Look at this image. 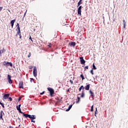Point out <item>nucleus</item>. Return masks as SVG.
Returning a JSON list of instances; mask_svg holds the SVG:
<instances>
[{
  "label": "nucleus",
  "instance_id": "nucleus-49",
  "mask_svg": "<svg viewBox=\"0 0 128 128\" xmlns=\"http://www.w3.org/2000/svg\"><path fill=\"white\" fill-rule=\"evenodd\" d=\"M48 90V88H47Z\"/></svg>",
  "mask_w": 128,
  "mask_h": 128
},
{
  "label": "nucleus",
  "instance_id": "nucleus-11",
  "mask_svg": "<svg viewBox=\"0 0 128 128\" xmlns=\"http://www.w3.org/2000/svg\"><path fill=\"white\" fill-rule=\"evenodd\" d=\"M16 22V20H12L10 22V24L12 28H14V22Z\"/></svg>",
  "mask_w": 128,
  "mask_h": 128
},
{
  "label": "nucleus",
  "instance_id": "nucleus-24",
  "mask_svg": "<svg viewBox=\"0 0 128 128\" xmlns=\"http://www.w3.org/2000/svg\"><path fill=\"white\" fill-rule=\"evenodd\" d=\"M8 80H11V76L10 74L8 75Z\"/></svg>",
  "mask_w": 128,
  "mask_h": 128
},
{
  "label": "nucleus",
  "instance_id": "nucleus-15",
  "mask_svg": "<svg viewBox=\"0 0 128 128\" xmlns=\"http://www.w3.org/2000/svg\"><path fill=\"white\" fill-rule=\"evenodd\" d=\"M72 105H70L68 106V108L66 110V112H68L70 108H72Z\"/></svg>",
  "mask_w": 128,
  "mask_h": 128
},
{
  "label": "nucleus",
  "instance_id": "nucleus-42",
  "mask_svg": "<svg viewBox=\"0 0 128 128\" xmlns=\"http://www.w3.org/2000/svg\"><path fill=\"white\" fill-rule=\"evenodd\" d=\"M30 40L32 42V37L30 36Z\"/></svg>",
  "mask_w": 128,
  "mask_h": 128
},
{
  "label": "nucleus",
  "instance_id": "nucleus-3",
  "mask_svg": "<svg viewBox=\"0 0 128 128\" xmlns=\"http://www.w3.org/2000/svg\"><path fill=\"white\" fill-rule=\"evenodd\" d=\"M20 106H22V104H19L18 106H16V110H18V112H20V114H25L24 112H22V110L20 109Z\"/></svg>",
  "mask_w": 128,
  "mask_h": 128
},
{
  "label": "nucleus",
  "instance_id": "nucleus-48",
  "mask_svg": "<svg viewBox=\"0 0 128 128\" xmlns=\"http://www.w3.org/2000/svg\"><path fill=\"white\" fill-rule=\"evenodd\" d=\"M0 116H2V113H0Z\"/></svg>",
  "mask_w": 128,
  "mask_h": 128
},
{
  "label": "nucleus",
  "instance_id": "nucleus-40",
  "mask_svg": "<svg viewBox=\"0 0 128 128\" xmlns=\"http://www.w3.org/2000/svg\"><path fill=\"white\" fill-rule=\"evenodd\" d=\"M32 122H36V121L34 120H31Z\"/></svg>",
  "mask_w": 128,
  "mask_h": 128
},
{
  "label": "nucleus",
  "instance_id": "nucleus-47",
  "mask_svg": "<svg viewBox=\"0 0 128 128\" xmlns=\"http://www.w3.org/2000/svg\"><path fill=\"white\" fill-rule=\"evenodd\" d=\"M1 54H2V52H0V56H2Z\"/></svg>",
  "mask_w": 128,
  "mask_h": 128
},
{
  "label": "nucleus",
  "instance_id": "nucleus-18",
  "mask_svg": "<svg viewBox=\"0 0 128 128\" xmlns=\"http://www.w3.org/2000/svg\"><path fill=\"white\" fill-rule=\"evenodd\" d=\"M77 98L78 100L76 102V104H78L80 102V98L78 96Z\"/></svg>",
  "mask_w": 128,
  "mask_h": 128
},
{
  "label": "nucleus",
  "instance_id": "nucleus-54",
  "mask_svg": "<svg viewBox=\"0 0 128 128\" xmlns=\"http://www.w3.org/2000/svg\"><path fill=\"white\" fill-rule=\"evenodd\" d=\"M80 94H78V96H80Z\"/></svg>",
  "mask_w": 128,
  "mask_h": 128
},
{
  "label": "nucleus",
  "instance_id": "nucleus-19",
  "mask_svg": "<svg viewBox=\"0 0 128 128\" xmlns=\"http://www.w3.org/2000/svg\"><path fill=\"white\" fill-rule=\"evenodd\" d=\"M0 52H2V54H4V52H6V50H4V48H3L2 50H0Z\"/></svg>",
  "mask_w": 128,
  "mask_h": 128
},
{
  "label": "nucleus",
  "instance_id": "nucleus-25",
  "mask_svg": "<svg viewBox=\"0 0 128 128\" xmlns=\"http://www.w3.org/2000/svg\"><path fill=\"white\" fill-rule=\"evenodd\" d=\"M93 70H96V66H94V64H93Z\"/></svg>",
  "mask_w": 128,
  "mask_h": 128
},
{
  "label": "nucleus",
  "instance_id": "nucleus-8",
  "mask_svg": "<svg viewBox=\"0 0 128 128\" xmlns=\"http://www.w3.org/2000/svg\"><path fill=\"white\" fill-rule=\"evenodd\" d=\"M19 88H24V82L22 81L20 82Z\"/></svg>",
  "mask_w": 128,
  "mask_h": 128
},
{
  "label": "nucleus",
  "instance_id": "nucleus-27",
  "mask_svg": "<svg viewBox=\"0 0 128 128\" xmlns=\"http://www.w3.org/2000/svg\"><path fill=\"white\" fill-rule=\"evenodd\" d=\"M91 112H94V106H91V110H90Z\"/></svg>",
  "mask_w": 128,
  "mask_h": 128
},
{
  "label": "nucleus",
  "instance_id": "nucleus-37",
  "mask_svg": "<svg viewBox=\"0 0 128 128\" xmlns=\"http://www.w3.org/2000/svg\"><path fill=\"white\" fill-rule=\"evenodd\" d=\"M48 47L49 48H52V43L49 44Z\"/></svg>",
  "mask_w": 128,
  "mask_h": 128
},
{
  "label": "nucleus",
  "instance_id": "nucleus-7",
  "mask_svg": "<svg viewBox=\"0 0 128 128\" xmlns=\"http://www.w3.org/2000/svg\"><path fill=\"white\" fill-rule=\"evenodd\" d=\"M80 58L81 64H86V61L84 60V58L82 57H80Z\"/></svg>",
  "mask_w": 128,
  "mask_h": 128
},
{
  "label": "nucleus",
  "instance_id": "nucleus-41",
  "mask_svg": "<svg viewBox=\"0 0 128 128\" xmlns=\"http://www.w3.org/2000/svg\"><path fill=\"white\" fill-rule=\"evenodd\" d=\"M26 12H25V13L24 14V16H26Z\"/></svg>",
  "mask_w": 128,
  "mask_h": 128
},
{
  "label": "nucleus",
  "instance_id": "nucleus-5",
  "mask_svg": "<svg viewBox=\"0 0 128 128\" xmlns=\"http://www.w3.org/2000/svg\"><path fill=\"white\" fill-rule=\"evenodd\" d=\"M10 98V94H5L3 96V100H8Z\"/></svg>",
  "mask_w": 128,
  "mask_h": 128
},
{
  "label": "nucleus",
  "instance_id": "nucleus-33",
  "mask_svg": "<svg viewBox=\"0 0 128 128\" xmlns=\"http://www.w3.org/2000/svg\"><path fill=\"white\" fill-rule=\"evenodd\" d=\"M34 78H30V82H34Z\"/></svg>",
  "mask_w": 128,
  "mask_h": 128
},
{
  "label": "nucleus",
  "instance_id": "nucleus-32",
  "mask_svg": "<svg viewBox=\"0 0 128 128\" xmlns=\"http://www.w3.org/2000/svg\"><path fill=\"white\" fill-rule=\"evenodd\" d=\"M90 74H94V70H92L90 72Z\"/></svg>",
  "mask_w": 128,
  "mask_h": 128
},
{
  "label": "nucleus",
  "instance_id": "nucleus-2",
  "mask_svg": "<svg viewBox=\"0 0 128 128\" xmlns=\"http://www.w3.org/2000/svg\"><path fill=\"white\" fill-rule=\"evenodd\" d=\"M24 116L25 118H30L31 120H36V116L34 115H32L31 116L30 114H24Z\"/></svg>",
  "mask_w": 128,
  "mask_h": 128
},
{
  "label": "nucleus",
  "instance_id": "nucleus-28",
  "mask_svg": "<svg viewBox=\"0 0 128 128\" xmlns=\"http://www.w3.org/2000/svg\"><path fill=\"white\" fill-rule=\"evenodd\" d=\"M8 98V100H10V102H12V97H10Z\"/></svg>",
  "mask_w": 128,
  "mask_h": 128
},
{
  "label": "nucleus",
  "instance_id": "nucleus-52",
  "mask_svg": "<svg viewBox=\"0 0 128 128\" xmlns=\"http://www.w3.org/2000/svg\"><path fill=\"white\" fill-rule=\"evenodd\" d=\"M82 0H80V2H82Z\"/></svg>",
  "mask_w": 128,
  "mask_h": 128
},
{
  "label": "nucleus",
  "instance_id": "nucleus-29",
  "mask_svg": "<svg viewBox=\"0 0 128 128\" xmlns=\"http://www.w3.org/2000/svg\"><path fill=\"white\" fill-rule=\"evenodd\" d=\"M88 70V66H86L84 68V70Z\"/></svg>",
  "mask_w": 128,
  "mask_h": 128
},
{
  "label": "nucleus",
  "instance_id": "nucleus-12",
  "mask_svg": "<svg viewBox=\"0 0 128 128\" xmlns=\"http://www.w3.org/2000/svg\"><path fill=\"white\" fill-rule=\"evenodd\" d=\"M90 84H88L85 86V90H90Z\"/></svg>",
  "mask_w": 128,
  "mask_h": 128
},
{
  "label": "nucleus",
  "instance_id": "nucleus-53",
  "mask_svg": "<svg viewBox=\"0 0 128 128\" xmlns=\"http://www.w3.org/2000/svg\"><path fill=\"white\" fill-rule=\"evenodd\" d=\"M20 125H19V128H20Z\"/></svg>",
  "mask_w": 128,
  "mask_h": 128
},
{
  "label": "nucleus",
  "instance_id": "nucleus-34",
  "mask_svg": "<svg viewBox=\"0 0 128 128\" xmlns=\"http://www.w3.org/2000/svg\"><path fill=\"white\" fill-rule=\"evenodd\" d=\"M70 82L72 84H74V82H72V80H70Z\"/></svg>",
  "mask_w": 128,
  "mask_h": 128
},
{
  "label": "nucleus",
  "instance_id": "nucleus-9",
  "mask_svg": "<svg viewBox=\"0 0 128 128\" xmlns=\"http://www.w3.org/2000/svg\"><path fill=\"white\" fill-rule=\"evenodd\" d=\"M16 30H17V34H18V36H20V27H17Z\"/></svg>",
  "mask_w": 128,
  "mask_h": 128
},
{
  "label": "nucleus",
  "instance_id": "nucleus-36",
  "mask_svg": "<svg viewBox=\"0 0 128 128\" xmlns=\"http://www.w3.org/2000/svg\"><path fill=\"white\" fill-rule=\"evenodd\" d=\"M0 120H4V119L2 118V115H0Z\"/></svg>",
  "mask_w": 128,
  "mask_h": 128
},
{
  "label": "nucleus",
  "instance_id": "nucleus-51",
  "mask_svg": "<svg viewBox=\"0 0 128 128\" xmlns=\"http://www.w3.org/2000/svg\"><path fill=\"white\" fill-rule=\"evenodd\" d=\"M18 120H20V118H18Z\"/></svg>",
  "mask_w": 128,
  "mask_h": 128
},
{
  "label": "nucleus",
  "instance_id": "nucleus-14",
  "mask_svg": "<svg viewBox=\"0 0 128 128\" xmlns=\"http://www.w3.org/2000/svg\"><path fill=\"white\" fill-rule=\"evenodd\" d=\"M70 46H76V42H72L70 44Z\"/></svg>",
  "mask_w": 128,
  "mask_h": 128
},
{
  "label": "nucleus",
  "instance_id": "nucleus-45",
  "mask_svg": "<svg viewBox=\"0 0 128 128\" xmlns=\"http://www.w3.org/2000/svg\"><path fill=\"white\" fill-rule=\"evenodd\" d=\"M20 98H19L18 99V102H20Z\"/></svg>",
  "mask_w": 128,
  "mask_h": 128
},
{
  "label": "nucleus",
  "instance_id": "nucleus-31",
  "mask_svg": "<svg viewBox=\"0 0 128 128\" xmlns=\"http://www.w3.org/2000/svg\"><path fill=\"white\" fill-rule=\"evenodd\" d=\"M31 56H32V54L30 52H29V54L28 55V58H30Z\"/></svg>",
  "mask_w": 128,
  "mask_h": 128
},
{
  "label": "nucleus",
  "instance_id": "nucleus-10",
  "mask_svg": "<svg viewBox=\"0 0 128 128\" xmlns=\"http://www.w3.org/2000/svg\"><path fill=\"white\" fill-rule=\"evenodd\" d=\"M89 92L92 98H94V94L93 92L92 91V90H90Z\"/></svg>",
  "mask_w": 128,
  "mask_h": 128
},
{
  "label": "nucleus",
  "instance_id": "nucleus-16",
  "mask_svg": "<svg viewBox=\"0 0 128 128\" xmlns=\"http://www.w3.org/2000/svg\"><path fill=\"white\" fill-rule=\"evenodd\" d=\"M82 90H84V86H82L80 88H79V92H80Z\"/></svg>",
  "mask_w": 128,
  "mask_h": 128
},
{
  "label": "nucleus",
  "instance_id": "nucleus-13",
  "mask_svg": "<svg viewBox=\"0 0 128 128\" xmlns=\"http://www.w3.org/2000/svg\"><path fill=\"white\" fill-rule=\"evenodd\" d=\"M6 64L8 66H12V62H7L6 63Z\"/></svg>",
  "mask_w": 128,
  "mask_h": 128
},
{
  "label": "nucleus",
  "instance_id": "nucleus-23",
  "mask_svg": "<svg viewBox=\"0 0 128 128\" xmlns=\"http://www.w3.org/2000/svg\"><path fill=\"white\" fill-rule=\"evenodd\" d=\"M124 22V28H126V21L124 20H123Z\"/></svg>",
  "mask_w": 128,
  "mask_h": 128
},
{
  "label": "nucleus",
  "instance_id": "nucleus-30",
  "mask_svg": "<svg viewBox=\"0 0 128 128\" xmlns=\"http://www.w3.org/2000/svg\"><path fill=\"white\" fill-rule=\"evenodd\" d=\"M80 76L81 78H82V80H84V75H83V74H81V75Z\"/></svg>",
  "mask_w": 128,
  "mask_h": 128
},
{
  "label": "nucleus",
  "instance_id": "nucleus-6",
  "mask_svg": "<svg viewBox=\"0 0 128 128\" xmlns=\"http://www.w3.org/2000/svg\"><path fill=\"white\" fill-rule=\"evenodd\" d=\"M78 14L80 16H82V6H80L78 10Z\"/></svg>",
  "mask_w": 128,
  "mask_h": 128
},
{
  "label": "nucleus",
  "instance_id": "nucleus-46",
  "mask_svg": "<svg viewBox=\"0 0 128 128\" xmlns=\"http://www.w3.org/2000/svg\"><path fill=\"white\" fill-rule=\"evenodd\" d=\"M9 128H13V127L12 126H9Z\"/></svg>",
  "mask_w": 128,
  "mask_h": 128
},
{
  "label": "nucleus",
  "instance_id": "nucleus-20",
  "mask_svg": "<svg viewBox=\"0 0 128 128\" xmlns=\"http://www.w3.org/2000/svg\"><path fill=\"white\" fill-rule=\"evenodd\" d=\"M8 82H9V84H12V79L8 80Z\"/></svg>",
  "mask_w": 128,
  "mask_h": 128
},
{
  "label": "nucleus",
  "instance_id": "nucleus-38",
  "mask_svg": "<svg viewBox=\"0 0 128 128\" xmlns=\"http://www.w3.org/2000/svg\"><path fill=\"white\" fill-rule=\"evenodd\" d=\"M2 7H0V12H2Z\"/></svg>",
  "mask_w": 128,
  "mask_h": 128
},
{
  "label": "nucleus",
  "instance_id": "nucleus-1",
  "mask_svg": "<svg viewBox=\"0 0 128 128\" xmlns=\"http://www.w3.org/2000/svg\"><path fill=\"white\" fill-rule=\"evenodd\" d=\"M49 96L50 98H52L56 96L54 94V90L51 88H48Z\"/></svg>",
  "mask_w": 128,
  "mask_h": 128
},
{
  "label": "nucleus",
  "instance_id": "nucleus-4",
  "mask_svg": "<svg viewBox=\"0 0 128 128\" xmlns=\"http://www.w3.org/2000/svg\"><path fill=\"white\" fill-rule=\"evenodd\" d=\"M33 74L35 78L36 77V76H38V72L36 71V68H34Z\"/></svg>",
  "mask_w": 128,
  "mask_h": 128
},
{
  "label": "nucleus",
  "instance_id": "nucleus-22",
  "mask_svg": "<svg viewBox=\"0 0 128 128\" xmlns=\"http://www.w3.org/2000/svg\"><path fill=\"white\" fill-rule=\"evenodd\" d=\"M96 111H95V113H94V116H96V114H98V108H96Z\"/></svg>",
  "mask_w": 128,
  "mask_h": 128
},
{
  "label": "nucleus",
  "instance_id": "nucleus-39",
  "mask_svg": "<svg viewBox=\"0 0 128 128\" xmlns=\"http://www.w3.org/2000/svg\"><path fill=\"white\" fill-rule=\"evenodd\" d=\"M16 26H18H18L20 27V24L18 23L17 24Z\"/></svg>",
  "mask_w": 128,
  "mask_h": 128
},
{
  "label": "nucleus",
  "instance_id": "nucleus-17",
  "mask_svg": "<svg viewBox=\"0 0 128 128\" xmlns=\"http://www.w3.org/2000/svg\"><path fill=\"white\" fill-rule=\"evenodd\" d=\"M84 91L82 90L81 94V98H84Z\"/></svg>",
  "mask_w": 128,
  "mask_h": 128
},
{
  "label": "nucleus",
  "instance_id": "nucleus-26",
  "mask_svg": "<svg viewBox=\"0 0 128 128\" xmlns=\"http://www.w3.org/2000/svg\"><path fill=\"white\" fill-rule=\"evenodd\" d=\"M1 106H2L4 108V103H1V104H0Z\"/></svg>",
  "mask_w": 128,
  "mask_h": 128
},
{
  "label": "nucleus",
  "instance_id": "nucleus-44",
  "mask_svg": "<svg viewBox=\"0 0 128 128\" xmlns=\"http://www.w3.org/2000/svg\"><path fill=\"white\" fill-rule=\"evenodd\" d=\"M20 38H22V36H20Z\"/></svg>",
  "mask_w": 128,
  "mask_h": 128
},
{
  "label": "nucleus",
  "instance_id": "nucleus-43",
  "mask_svg": "<svg viewBox=\"0 0 128 128\" xmlns=\"http://www.w3.org/2000/svg\"><path fill=\"white\" fill-rule=\"evenodd\" d=\"M0 114H4V112H3V111H1V112H0Z\"/></svg>",
  "mask_w": 128,
  "mask_h": 128
},
{
  "label": "nucleus",
  "instance_id": "nucleus-50",
  "mask_svg": "<svg viewBox=\"0 0 128 128\" xmlns=\"http://www.w3.org/2000/svg\"><path fill=\"white\" fill-rule=\"evenodd\" d=\"M2 104V102H0V104Z\"/></svg>",
  "mask_w": 128,
  "mask_h": 128
},
{
  "label": "nucleus",
  "instance_id": "nucleus-21",
  "mask_svg": "<svg viewBox=\"0 0 128 128\" xmlns=\"http://www.w3.org/2000/svg\"><path fill=\"white\" fill-rule=\"evenodd\" d=\"M82 4V2L80 1H79L78 2V6H80V4Z\"/></svg>",
  "mask_w": 128,
  "mask_h": 128
},
{
  "label": "nucleus",
  "instance_id": "nucleus-35",
  "mask_svg": "<svg viewBox=\"0 0 128 128\" xmlns=\"http://www.w3.org/2000/svg\"><path fill=\"white\" fill-rule=\"evenodd\" d=\"M44 94V92H43L40 93V96H42V94Z\"/></svg>",
  "mask_w": 128,
  "mask_h": 128
}]
</instances>
